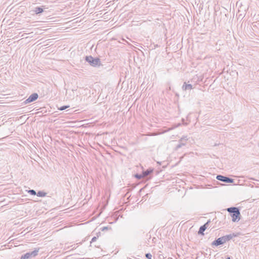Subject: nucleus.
Returning <instances> with one entry per match:
<instances>
[{
  "instance_id": "obj_1",
  "label": "nucleus",
  "mask_w": 259,
  "mask_h": 259,
  "mask_svg": "<svg viewBox=\"0 0 259 259\" xmlns=\"http://www.w3.org/2000/svg\"><path fill=\"white\" fill-rule=\"evenodd\" d=\"M227 211L230 213L233 222H237L240 220V212L238 208L229 207L227 208Z\"/></svg>"
},
{
  "instance_id": "obj_2",
  "label": "nucleus",
  "mask_w": 259,
  "mask_h": 259,
  "mask_svg": "<svg viewBox=\"0 0 259 259\" xmlns=\"http://www.w3.org/2000/svg\"><path fill=\"white\" fill-rule=\"evenodd\" d=\"M235 236H236V235H235L234 234H229L226 236H224L213 241L212 242V245L215 246H219L220 245L225 243L227 241H229L230 240L232 239L233 237Z\"/></svg>"
},
{
  "instance_id": "obj_3",
  "label": "nucleus",
  "mask_w": 259,
  "mask_h": 259,
  "mask_svg": "<svg viewBox=\"0 0 259 259\" xmlns=\"http://www.w3.org/2000/svg\"><path fill=\"white\" fill-rule=\"evenodd\" d=\"M85 61L88 62L91 65L96 67L100 66L101 64L100 59L98 58H94L91 56H86Z\"/></svg>"
},
{
  "instance_id": "obj_4",
  "label": "nucleus",
  "mask_w": 259,
  "mask_h": 259,
  "mask_svg": "<svg viewBox=\"0 0 259 259\" xmlns=\"http://www.w3.org/2000/svg\"><path fill=\"white\" fill-rule=\"evenodd\" d=\"M39 251L38 248H35L33 251L31 252H27L24 255H22L20 258L21 259H29L32 257L36 256Z\"/></svg>"
},
{
  "instance_id": "obj_5",
  "label": "nucleus",
  "mask_w": 259,
  "mask_h": 259,
  "mask_svg": "<svg viewBox=\"0 0 259 259\" xmlns=\"http://www.w3.org/2000/svg\"><path fill=\"white\" fill-rule=\"evenodd\" d=\"M217 179L227 183H233L234 180L229 177L223 176L222 175H218L216 177Z\"/></svg>"
},
{
  "instance_id": "obj_6",
  "label": "nucleus",
  "mask_w": 259,
  "mask_h": 259,
  "mask_svg": "<svg viewBox=\"0 0 259 259\" xmlns=\"http://www.w3.org/2000/svg\"><path fill=\"white\" fill-rule=\"evenodd\" d=\"M38 95L37 93H33L32 94H31L29 97L28 99H27L25 101H24V103L25 104H27V103H31L32 102H33L34 101H35L37 98H38Z\"/></svg>"
},
{
  "instance_id": "obj_7",
  "label": "nucleus",
  "mask_w": 259,
  "mask_h": 259,
  "mask_svg": "<svg viewBox=\"0 0 259 259\" xmlns=\"http://www.w3.org/2000/svg\"><path fill=\"white\" fill-rule=\"evenodd\" d=\"M193 89V86L191 84H187L184 82L183 86L182 89L184 91L190 90Z\"/></svg>"
},
{
  "instance_id": "obj_8",
  "label": "nucleus",
  "mask_w": 259,
  "mask_h": 259,
  "mask_svg": "<svg viewBox=\"0 0 259 259\" xmlns=\"http://www.w3.org/2000/svg\"><path fill=\"white\" fill-rule=\"evenodd\" d=\"M179 144L176 147V150H178L179 148H181L182 146H185L186 145V142L181 141V140L179 141Z\"/></svg>"
},
{
  "instance_id": "obj_9",
  "label": "nucleus",
  "mask_w": 259,
  "mask_h": 259,
  "mask_svg": "<svg viewBox=\"0 0 259 259\" xmlns=\"http://www.w3.org/2000/svg\"><path fill=\"white\" fill-rule=\"evenodd\" d=\"M152 171H153V169H148L145 171H143V173H142L143 176L144 177H147L148 175H149L151 172H152Z\"/></svg>"
},
{
  "instance_id": "obj_10",
  "label": "nucleus",
  "mask_w": 259,
  "mask_h": 259,
  "mask_svg": "<svg viewBox=\"0 0 259 259\" xmlns=\"http://www.w3.org/2000/svg\"><path fill=\"white\" fill-rule=\"evenodd\" d=\"M206 229V227H205V226H201L199 229V231H198V234H201V235H204V232L205 231V230Z\"/></svg>"
},
{
  "instance_id": "obj_11",
  "label": "nucleus",
  "mask_w": 259,
  "mask_h": 259,
  "mask_svg": "<svg viewBox=\"0 0 259 259\" xmlns=\"http://www.w3.org/2000/svg\"><path fill=\"white\" fill-rule=\"evenodd\" d=\"M34 12L36 14H40L43 12V9L40 7H36L35 9Z\"/></svg>"
},
{
  "instance_id": "obj_12",
  "label": "nucleus",
  "mask_w": 259,
  "mask_h": 259,
  "mask_svg": "<svg viewBox=\"0 0 259 259\" xmlns=\"http://www.w3.org/2000/svg\"><path fill=\"white\" fill-rule=\"evenodd\" d=\"M46 194V193L41 191H38L36 194L37 196L39 197H45Z\"/></svg>"
},
{
  "instance_id": "obj_13",
  "label": "nucleus",
  "mask_w": 259,
  "mask_h": 259,
  "mask_svg": "<svg viewBox=\"0 0 259 259\" xmlns=\"http://www.w3.org/2000/svg\"><path fill=\"white\" fill-rule=\"evenodd\" d=\"M28 192L30 194H31V195H36V194H37V193H36V192H35V190H32H32H29L28 191Z\"/></svg>"
},
{
  "instance_id": "obj_14",
  "label": "nucleus",
  "mask_w": 259,
  "mask_h": 259,
  "mask_svg": "<svg viewBox=\"0 0 259 259\" xmlns=\"http://www.w3.org/2000/svg\"><path fill=\"white\" fill-rule=\"evenodd\" d=\"M181 141H184V142H186L188 139L187 138V136H183L181 138Z\"/></svg>"
},
{
  "instance_id": "obj_15",
  "label": "nucleus",
  "mask_w": 259,
  "mask_h": 259,
  "mask_svg": "<svg viewBox=\"0 0 259 259\" xmlns=\"http://www.w3.org/2000/svg\"><path fill=\"white\" fill-rule=\"evenodd\" d=\"M69 106H61V107H60L59 108V109L60 110H64L67 108H68Z\"/></svg>"
},
{
  "instance_id": "obj_16",
  "label": "nucleus",
  "mask_w": 259,
  "mask_h": 259,
  "mask_svg": "<svg viewBox=\"0 0 259 259\" xmlns=\"http://www.w3.org/2000/svg\"><path fill=\"white\" fill-rule=\"evenodd\" d=\"M145 255H146V257L148 259H152V255L151 253H146Z\"/></svg>"
},
{
  "instance_id": "obj_17",
  "label": "nucleus",
  "mask_w": 259,
  "mask_h": 259,
  "mask_svg": "<svg viewBox=\"0 0 259 259\" xmlns=\"http://www.w3.org/2000/svg\"><path fill=\"white\" fill-rule=\"evenodd\" d=\"M136 178H137V179H141L142 178L144 177L143 176V174L142 175H139V174H137L136 176H135Z\"/></svg>"
},
{
  "instance_id": "obj_18",
  "label": "nucleus",
  "mask_w": 259,
  "mask_h": 259,
  "mask_svg": "<svg viewBox=\"0 0 259 259\" xmlns=\"http://www.w3.org/2000/svg\"><path fill=\"white\" fill-rule=\"evenodd\" d=\"M210 223V221L208 220L205 224H204L203 226H205L206 227V229L208 228L209 223Z\"/></svg>"
},
{
  "instance_id": "obj_19",
  "label": "nucleus",
  "mask_w": 259,
  "mask_h": 259,
  "mask_svg": "<svg viewBox=\"0 0 259 259\" xmlns=\"http://www.w3.org/2000/svg\"><path fill=\"white\" fill-rule=\"evenodd\" d=\"M97 238L96 237H94L92 239V241H91V242H95L96 241Z\"/></svg>"
},
{
  "instance_id": "obj_20",
  "label": "nucleus",
  "mask_w": 259,
  "mask_h": 259,
  "mask_svg": "<svg viewBox=\"0 0 259 259\" xmlns=\"http://www.w3.org/2000/svg\"><path fill=\"white\" fill-rule=\"evenodd\" d=\"M107 229V227H104V229H103V230H106Z\"/></svg>"
},
{
  "instance_id": "obj_21",
  "label": "nucleus",
  "mask_w": 259,
  "mask_h": 259,
  "mask_svg": "<svg viewBox=\"0 0 259 259\" xmlns=\"http://www.w3.org/2000/svg\"><path fill=\"white\" fill-rule=\"evenodd\" d=\"M227 259H230V257H228L227 258Z\"/></svg>"
}]
</instances>
